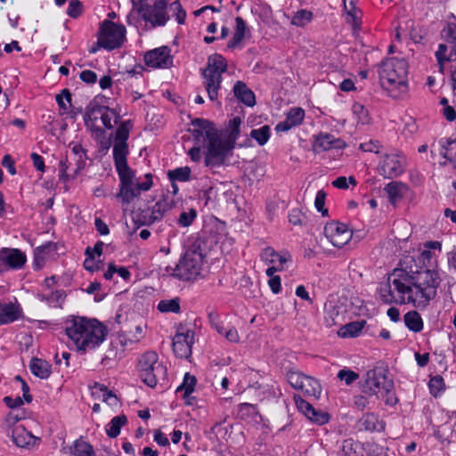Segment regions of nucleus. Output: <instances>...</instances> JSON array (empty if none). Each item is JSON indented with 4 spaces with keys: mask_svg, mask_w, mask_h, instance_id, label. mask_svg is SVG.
I'll return each instance as SVG.
<instances>
[{
    "mask_svg": "<svg viewBox=\"0 0 456 456\" xmlns=\"http://www.w3.org/2000/svg\"><path fill=\"white\" fill-rule=\"evenodd\" d=\"M66 296V292L63 289H57L51 293L47 300L50 305H53L55 307H61V305L65 301Z\"/></svg>",
    "mask_w": 456,
    "mask_h": 456,
    "instance_id": "obj_60",
    "label": "nucleus"
},
{
    "mask_svg": "<svg viewBox=\"0 0 456 456\" xmlns=\"http://www.w3.org/2000/svg\"><path fill=\"white\" fill-rule=\"evenodd\" d=\"M377 397L383 399L387 405L394 406L397 403L398 399L394 390L393 380L383 387V390L379 394V395H377Z\"/></svg>",
    "mask_w": 456,
    "mask_h": 456,
    "instance_id": "obj_47",
    "label": "nucleus"
},
{
    "mask_svg": "<svg viewBox=\"0 0 456 456\" xmlns=\"http://www.w3.org/2000/svg\"><path fill=\"white\" fill-rule=\"evenodd\" d=\"M134 222L138 226H150L155 223L150 208L138 209L133 217Z\"/></svg>",
    "mask_w": 456,
    "mask_h": 456,
    "instance_id": "obj_44",
    "label": "nucleus"
},
{
    "mask_svg": "<svg viewBox=\"0 0 456 456\" xmlns=\"http://www.w3.org/2000/svg\"><path fill=\"white\" fill-rule=\"evenodd\" d=\"M205 69H209L212 73L222 76L227 70V61L222 54L214 53L208 57Z\"/></svg>",
    "mask_w": 456,
    "mask_h": 456,
    "instance_id": "obj_39",
    "label": "nucleus"
},
{
    "mask_svg": "<svg viewBox=\"0 0 456 456\" xmlns=\"http://www.w3.org/2000/svg\"><path fill=\"white\" fill-rule=\"evenodd\" d=\"M203 86L208 93V99L215 102L218 99V92L221 88L223 77L212 73L209 69H204L201 72Z\"/></svg>",
    "mask_w": 456,
    "mask_h": 456,
    "instance_id": "obj_20",
    "label": "nucleus"
},
{
    "mask_svg": "<svg viewBox=\"0 0 456 456\" xmlns=\"http://www.w3.org/2000/svg\"><path fill=\"white\" fill-rule=\"evenodd\" d=\"M171 49L163 45L145 53L143 61L146 66L153 69H167L173 65Z\"/></svg>",
    "mask_w": 456,
    "mask_h": 456,
    "instance_id": "obj_14",
    "label": "nucleus"
},
{
    "mask_svg": "<svg viewBox=\"0 0 456 456\" xmlns=\"http://www.w3.org/2000/svg\"><path fill=\"white\" fill-rule=\"evenodd\" d=\"M408 62L404 58L385 59L379 67V82L395 98L408 91Z\"/></svg>",
    "mask_w": 456,
    "mask_h": 456,
    "instance_id": "obj_7",
    "label": "nucleus"
},
{
    "mask_svg": "<svg viewBox=\"0 0 456 456\" xmlns=\"http://www.w3.org/2000/svg\"><path fill=\"white\" fill-rule=\"evenodd\" d=\"M137 371L142 382L151 388L156 387L159 378L167 375L166 367L159 362V355L153 351L145 352L141 355Z\"/></svg>",
    "mask_w": 456,
    "mask_h": 456,
    "instance_id": "obj_8",
    "label": "nucleus"
},
{
    "mask_svg": "<svg viewBox=\"0 0 456 456\" xmlns=\"http://www.w3.org/2000/svg\"><path fill=\"white\" fill-rule=\"evenodd\" d=\"M247 30L248 29L247 28L246 21L243 20V18L240 16L236 17L235 31L232 37L229 40L227 47L229 49L237 48L246 37Z\"/></svg>",
    "mask_w": 456,
    "mask_h": 456,
    "instance_id": "obj_33",
    "label": "nucleus"
},
{
    "mask_svg": "<svg viewBox=\"0 0 456 456\" xmlns=\"http://www.w3.org/2000/svg\"><path fill=\"white\" fill-rule=\"evenodd\" d=\"M55 249L54 244L52 241H48L34 250V261L33 265L35 269H39L45 264L47 256Z\"/></svg>",
    "mask_w": 456,
    "mask_h": 456,
    "instance_id": "obj_35",
    "label": "nucleus"
},
{
    "mask_svg": "<svg viewBox=\"0 0 456 456\" xmlns=\"http://www.w3.org/2000/svg\"><path fill=\"white\" fill-rule=\"evenodd\" d=\"M11 436L13 444L20 448L28 446L31 441L36 439V437L21 425L12 428Z\"/></svg>",
    "mask_w": 456,
    "mask_h": 456,
    "instance_id": "obj_29",
    "label": "nucleus"
},
{
    "mask_svg": "<svg viewBox=\"0 0 456 456\" xmlns=\"http://www.w3.org/2000/svg\"><path fill=\"white\" fill-rule=\"evenodd\" d=\"M408 189L402 182L392 181L385 185L384 191L387 194L390 204L395 206L403 197V192Z\"/></svg>",
    "mask_w": 456,
    "mask_h": 456,
    "instance_id": "obj_28",
    "label": "nucleus"
},
{
    "mask_svg": "<svg viewBox=\"0 0 456 456\" xmlns=\"http://www.w3.org/2000/svg\"><path fill=\"white\" fill-rule=\"evenodd\" d=\"M194 343V331L189 329L180 328L173 338L172 347L176 357L188 358L191 354V347Z\"/></svg>",
    "mask_w": 456,
    "mask_h": 456,
    "instance_id": "obj_13",
    "label": "nucleus"
},
{
    "mask_svg": "<svg viewBox=\"0 0 456 456\" xmlns=\"http://www.w3.org/2000/svg\"><path fill=\"white\" fill-rule=\"evenodd\" d=\"M300 390L306 395L319 398L322 394V387L319 381L311 377L305 375Z\"/></svg>",
    "mask_w": 456,
    "mask_h": 456,
    "instance_id": "obj_38",
    "label": "nucleus"
},
{
    "mask_svg": "<svg viewBox=\"0 0 456 456\" xmlns=\"http://www.w3.org/2000/svg\"><path fill=\"white\" fill-rule=\"evenodd\" d=\"M97 37H100L103 49L107 51L118 49L123 45L126 38V28L124 25L104 20L100 24Z\"/></svg>",
    "mask_w": 456,
    "mask_h": 456,
    "instance_id": "obj_9",
    "label": "nucleus"
},
{
    "mask_svg": "<svg viewBox=\"0 0 456 456\" xmlns=\"http://www.w3.org/2000/svg\"><path fill=\"white\" fill-rule=\"evenodd\" d=\"M428 387L429 393L435 398L441 396L445 391V383L441 375H436L430 378Z\"/></svg>",
    "mask_w": 456,
    "mask_h": 456,
    "instance_id": "obj_42",
    "label": "nucleus"
},
{
    "mask_svg": "<svg viewBox=\"0 0 456 456\" xmlns=\"http://www.w3.org/2000/svg\"><path fill=\"white\" fill-rule=\"evenodd\" d=\"M29 370L35 377L46 379L52 373V365L45 360L33 357L29 362Z\"/></svg>",
    "mask_w": 456,
    "mask_h": 456,
    "instance_id": "obj_27",
    "label": "nucleus"
},
{
    "mask_svg": "<svg viewBox=\"0 0 456 456\" xmlns=\"http://www.w3.org/2000/svg\"><path fill=\"white\" fill-rule=\"evenodd\" d=\"M127 424V418L125 414L113 417L106 427V434L110 438H116L119 436L122 427Z\"/></svg>",
    "mask_w": 456,
    "mask_h": 456,
    "instance_id": "obj_40",
    "label": "nucleus"
},
{
    "mask_svg": "<svg viewBox=\"0 0 456 456\" xmlns=\"http://www.w3.org/2000/svg\"><path fill=\"white\" fill-rule=\"evenodd\" d=\"M440 146V154L449 162L453 164L456 168V139L441 138L438 142Z\"/></svg>",
    "mask_w": 456,
    "mask_h": 456,
    "instance_id": "obj_34",
    "label": "nucleus"
},
{
    "mask_svg": "<svg viewBox=\"0 0 456 456\" xmlns=\"http://www.w3.org/2000/svg\"><path fill=\"white\" fill-rule=\"evenodd\" d=\"M305 374L294 369L289 370L286 373V379L289 384L295 389L302 388L303 378Z\"/></svg>",
    "mask_w": 456,
    "mask_h": 456,
    "instance_id": "obj_51",
    "label": "nucleus"
},
{
    "mask_svg": "<svg viewBox=\"0 0 456 456\" xmlns=\"http://www.w3.org/2000/svg\"><path fill=\"white\" fill-rule=\"evenodd\" d=\"M239 413L242 419L254 417L257 414V406L248 403H240Z\"/></svg>",
    "mask_w": 456,
    "mask_h": 456,
    "instance_id": "obj_59",
    "label": "nucleus"
},
{
    "mask_svg": "<svg viewBox=\"0 0 456 456\" xmlns=\"http://www.w3.org/2000/svg\"><path fill=\"white\" fill-rule=\"evenodd\" d=\"M132 128L131 120H124L118 125L115 131L112 149L114 165L119 178V190L116 198L125 205L130 204L140 195L141 191H147L153 185L151 173L144 175L143 182L134 183L135 173L127 163V157L130 153L127 141Z\"/></svg>",
    "mask_w": 456,
    "mask_h": 456,
    "instance_id": "obj_1",
    "label": "nucleus"
},
{
    "mask_svg": "<svg viewBox=\"0 0 456 456\" xmlns=\"http://www.w3.org/2000/svg\"><path fill=\"white\" fill-rule=\"evenodd\" d=\"M65 333L78 351L86 352L98 347L106 338V327L96 319L71 316L65 322Z\"/></svg>",
    "mask_w": 456,
    "mask_h": 456,
    "instance_id": "obj_4",
    "label": "nucleus"
},
{
    "mask_svg": "<svg viewBox=\"0 0 456 456\" xmlns=\"http://www.w3.org/2000/svg\"><path fill=\"white\" fill-rule=\"evenodd\" d=\"M232 91L238 101L246 106L253 107L256 104L254 92L243 81H237L233 86Z\"/></svg>",
    "mask_w": 456,
    "mask_h": 456,
    "instance_id": "obj_25",
    "label": "nucleus"
},
{
    "mask_svg": "<svg viewBox=\"0 0 456 456\" xmlns=\"http://www.w3.org/2000/svg\"><path fill=\"white\" fill-rule=\"evenodd\" d=\"M379 172L385 178L392 179L404 172V159L397 153L386 154L379 163Z\"/></svg>",
    "mask_w": 456,
    "mask_h": 456,
    "instance_id": "obj_16",
    "label": "nucleus"
},
{
    "mask_svg": "<svg viewBox=\"0 0 456 456\" xmlns=\"http://www.w3.org/2000/svg\"><path fill=\"white\" fill-rule=\"evenodd\" d=\"M346 147V143L340 138H336L333 134L321 132L314 135L313 142V150L316 153L328 151L330 150H343Z\"/></svg>",
    "mask_w": 456,
    "mask_h": 456,
    "instance_id": "obj_18",
    "label": "nucleus"
},
{
    "mask_svg": "<svg viewBox=\"0 0 456 456\" xmlns=\"http://www.w3.org/2000/svg\"><path fill=\"white\" fill-rule=\"evenodd\" d=\"M102 110H100L101 113V120L103 126L107 129H111L113 127L112 119H114L115 124L118 123V119L120 118L119 115L116 112L115 110L110 109L109 107L102 108Z\"/></svg>",
    "mask_w": 456,
    "mask_h": 456,
    "instance_id": "obj_49",
    "label": "nucleus"
},
{
    "mask_svg": "<svg viewBox=\"0 0 456 456\" xmlns=\"http://www.w3.org/2000/svg\"><path fill=\"white\" fill-rule=\"evenodd\" d=\"M250 136L256 141L260 146H264L271 136L270 126L265 125L257 129H252Z\"/></svg>",
    "mask_w": 456,
    "mask_h": 456,
    "instance_id": "obj_48",
    "label": "nucleus"
},
{
    "mask_svg": "<svg viewBox=\"0 0 456 456\" xmlns=\"http://www.w3.org/2000/svg\"><path fill=\"white\" fill-rule=\"evenodd\" d=\"M307 419L318 425H324L330 421V416L328 412L314 408Z\"/></svg>",
    "mask_w": 456,
    "mask_h": 456,
    "instance_id": "obj_53",
    "label": "nucleus"
},
{
    "mask_svg": "<svg viewBox=\"0 0 456 456\" xmlns=\"http://www.w3.org/2000/svg\"><path fill=\"white\" fill-rule=\"evenodd\" d=\"M198 213L195 208H190L188 211H183L177 220L180 227H189L197 218Z\"/></svg>",
    "mask_w": 456,
    "mask_h": 456,
    "instance_id": "obj_52",
    "label": "nucleus"
},
{
    "mask_svg": "<svg viewBox=\"0 0 456 456\" xmlns=\"http://www.w3.org/2000/svg\"><path fill=\"white\" fill-rule=\"evenodd\" d=\"M24 313L20 304L14 302L4 303L1 300L0 323L1 326L13 323L23 318Z\"/></svg>",
    "mask_w": 456,
    "mask_h": 456,
    "instance_id": "obj_19",
    "label": "nucleus"
},
{
    "mask_svg": "<svg viewBox=\"0 0 456 456\" xmlns=\"http://www.w3.org/2000/svg\"><path fill=\"white\" fill-rule=\"evenodd\" d=\"M344 1V11L346 12V20L348 24H351L353 27L354 32L360 30L362 20L359 16L361 12L360 10L355 6L353 0L349 2V4H346V0Z\"/></svg>",
    "mask_w": 456,
    "mask_h": 456,
    "instance_id": "obj_32",
    "label": "nucleus"
},
{
    "mask_svg": "<svg viewBox=\"0 0 456 456\" xmlns=\"http://www.w3.org/2000/svg\"><path fill=\"white\" fill-rule=\"evenodd\" d=\"M448 47L444 44H440L436 51V58L438 63L439 71L444 72L447 69L452 81V90H456V48L453 47L447 56Z\"/></svg>",
    "mask_w": 456,
    "mask_h": 456,
    "instance_id": "obj_12",
    "label": "nucleus"
},
{
    "mask_svg": "<svg viewBox=\"0 0 456 456\" xmlns=\"http://www.w3.org/2000/svg\"><path fill=\"white\" fill-rule=\"evenodd\" d=\"M27 262V256L19 248H0V265L6 270H20Z\"/></svg>",
    "mask_w": 456,
    "mask_h": 456,
    "instance_id": "obj_17",
    "label": "nucleus"
},
{
    "mask_svg": "<svg viewBox=\"0 0 456 456\" xmlns=\"http://www.w3.org/2000/svg\"><path fill=\"white\" fill-rule=\"evenodd\" d=\"M68 16L77 19L83 13V4L79 0H70L66 11Z\"/></svg>",
    "mask_w": 456,
    "mask_h": 456,
    "instance_id": "obj_56",
    "label": "nucleus"
},
{
    "mask_svg": "<svg viewBox=\"0 0 456 456\" xmlns=\"http://www.w3.org/2000/svg\"><path fill=\"white\" fill-rule=\"evenodd\" d=\"M207 256V241L198 238L186 248L178 264L175 267L167 266L166 272L179 281L195 280L200 274Z\"/></svg>",
    "mask_w": 456,
    "mask_h": 456,
    "instance_id": "obj_6",
    "label": "nucleus"
},
{
    "mask_svg": "<svg viewBox=\"0 0 456 456\" xmlns=\"http://www.w3.org/2000/svg\"><path fill=\"white\" fill-rule=\"evenodd\" d=\"M26 418V411L23 409L11 411L5 418V422L9 427L14 426L17 422Z\"/></svg>",
    "mask_w": 456,
    "mask_h": 456,
    "instance_id": "obj_58",
    "label": "nucleus"
},
{
    "mask_svg": "<svg viewBox=\"0 0 456 456\" xmlns=\"http://www.w3.org/2000/svg\"><path fill=\"white\" fill-rule=\"evenodd\" d=\"M324 235L334 247L341 248L351 240L353 232L346 224L331 221L324 226Z\"/></svg>",
    "mask_w": 456,
    "mask_h": 456,
    "instance_id": "obj_11",
    "label": "nucleus"
},
{
    "mask_svg": "<svg viewBox=\"0 0 456 456\" xmlns=\"http://www.w3.org/2000/svg\"><path fill=\"white\" fill-rule=\"evenodd\" d=\"M341 450L345 456H363L364 454L363 444L353 438L344 440Z\"/></svg>",
    "mask_w": 456,
    "mask_h": 456,
    "instance_id": "obj_41",
    "label": "nucleus"
},
{
    "mask_svg": "<svg viewBox=\"0 0 456 456\" xmlns=\"http://www.w3.org/2000/svg\"><path fill=\"white\" fill-rule=\"evenodd\" d=\"M338 378L346 385H351L359 379V374L349 369H342L338 372Z\"/></svg>",
    "mask_w": 456,
    "mask_h": 456,
    "instance_id": "obj_57",
    "label": "nucleus"
},
{
    "mask_svg": "<svg viewBox=\"0 0 456 456\" xmlns=\"http://www.w3.org/2000/svg\"><path fill=\"white\" fill-rule=\"evenodd\" d=\"M314 14L306 9H300L294 13L291 19V24L302 28L313 20Z\"/></svg>",
    "mask_w": 456,
    "mask_h": 456,
    "instance_id": "obj_45",
    "label": "nucleus"
},
{
    "mask_svg": "<svg viewBox=\"0 0 456 456\" xmlns=\"http://www.w3.org/2000/svg\"><path fill=\"white\" fill-rule=\"evenodd\" d=\"M400 267L419 289L421 296L432 301L437 296V289L442 281L437 260L430 250L423 249L418 256H407L400 260Z\"/></svg>",
    "mask_w": 456,
    "mask_h": 456,
    "instance_id": "obj_2",
    "label": "nucleus"
},
{
    "mask_svg": "<svg viewBox=\"0 0 456 456\" xmlns=\"http://www.w3.org/2000/svg\"><path fill=\"white\" fill-rule=\"evenodd\" d=\"M377 293L385 305L412 304L415 308L423 310L430 303L425 296H421L419 289L415 288V283L400 266L393 270L387 281L379 284Z\"/></svg>",
    "mask_w": 456,
    "mask_h": 456,
    "instance_id": "obj_3",
    "label": "nucleus"
},
{
    "mask_svg": "<svg viewBox=\"0 0 456 456\" xmlns=\"http://www.w3.org/2000/svg\"><path fill=\"white\" fill-rule=\"evenodd\" d=\"M385 371L381 369H372L366 372V378L362 384V390L369 395H379L383 387L391 382Z\"/></svg>",
    "mask_w": 456,
    "mask_h": 456,
    "instance_id": "obj_15",
    "label": "nucleus"
},
{
    "mask_svg": "<svg viewBox=\"0 0 456 456\" xmlns=\"http://www.w3.org/2000/svg\"><path fill=\"white\" fill-rule=\"evenodd\" d=\"M366 323L364 320L351 322L342 326L338 330V335L340 338H356L362 333Z\"/></svg>",
    "mask_w": 456,
    "mask_h": 456,
    "instance_id": "obj_36",
    "label": "nucleus"
},
{
    "mask_svg": "<svg viewBox=\"0 0 456 456\" xmlns=\"http://www.w3.org/2000/svg\"><path fill=\"white\" fill-rule=\"evenodd\" d=\"M192 135L195 144L205 146V165L219 167L224 164L222 138L214 122L196 118L191 121L188 130Z\"/></svg>",
    "mask_w": 456,
    "mask_h": 456,
    "instance_id": "obj_5",
    "label": "nucleus"
},
{
    "mask_svg": "<svg viewBox=\"0 0 456 456\" xmlns=\"http://www.w3.org/2000/svg\"><path fill=\"white\" fill-rule=\"evenodd\" d=\"M1 165L7 169L8 173L11 175H14L17 174L15 161L10 154H5L3 157L2 160H1Z\"/></svg>",
    "mask_w": 456,
    "mask_h": 456,
    "instance_id": "obj_64",
    "label": "nucleus"
},
{
    "mask_svg": "<svg viewBox=\"0 0 456 456\" xmlns=\"http://www.w3.org/2000/svg\"><path fill=\"white\" fill-rule=\"evenodd\" d=\"M191 170L189 167H176L167 171L170 182H188L191 180Z\"/></svg>",
    "mask_w": 456,
    "mask_h": 456,
    "instance_id": "obj_43",
    "label": "nucleus"
},
{
    "mask_svg": "<svg viewBox=\"0 0 456 456\" xmlns=\"http://www.w3.org/2000/svg\"><path fill=\"white\" fill-rule=\"evenodd\" d=\"M157 309L161 313L178 314L181 310L180 298L162 299L159 302Z\"/></svg>",
    "mask_w": 456,
    "mask_h": 456,
    "instance_id": "obj_46",
    "label": "nucleus"
},
{
    "mask_svg": "<svg viewBox=\"0 0 456 456\" xmlns=\"http://www.w3.org/2000/svg\"><path fill=\"white\" fill-rule=\"evenodd\" d=\"M174 200L168 195H163L152 207H149L155 223L162 220L165 214L174 206Z\"/></svg>",
    "mask_w": 456,
    "mask_h": 456,
    "instance_id": "obj_26",
    "label": "nucleus"
},
{
    "mask_svg": "<svg viewBox=\"0 0 456 456\" xmlns=\"http://www.w3.org/2000/svg\"><path fill=\"white\" fill-rule=\"evenodd\" d=\"M294 400L298 411L307 418L313 411L314 406L300 395H295Z\"/></svg>",
    "mask_w": 456,
    "mask_h": 456,
    "instance_id": "obj_61",
    "label": "nucleus"
},
{
    "mask_svg": "<svg viewBox=\"0 0 456 456\" xmlns=\"http://www.w3.org/2000/svg\"><path fill=\"white\" fill-rule=\"evenodd\" d=\"M241 118L234 117L229 122V133L224 140H222L224 160L225 161L227 156L235 148L236 141L239 138L240 132Z\"/></svg>",
    "mask_w": 456,
    "mask_h": 456,
    "instance_id": "obj_21",
    "label": "nucleus"
},
{
    "mask_svg": "<svg viewBox=\"0 0 456 456\" xmlns=\"http://www.w3.org/2000/svg\"><path fill=\"white\" fill-rule=\"evenodd\" d=\"M70 150L69 159L74 163V177L77 176L86 166L88 159L87 151L78 142H71L69 144Z\"/></svg>",
    "mask_w": 456,
    "mask_h": 456,
    "instance_id": "obj_22",
    "label": "nucleus"
},
{
    "mask_svg": "<svg viewBox=\"0 0 456 456\" xmlns=\"http://www.w3.org/2000/svg\"><path fill=\"white\" fill-rule=\"evenodd\" d=\"M140 4L139 12L146 22L153 27L165 26L169 20L167 15V0H137Z\"/></svg>",
    "mask_w": 456,
    "mask_h": 456,
    "instance_id": "obj_10",
    "label": "nucleus"
},
{
    "mask_svg": "<svg viewBox=\"0 0 456 456\" xmlns=\"http://www.w3.org/2000/svg\"><path fill=\"white\" fill-rule=\"evenodd\" d=\"M171 10L174 11L175 15V20L178 24H184L186 19V12L183 8L180 1L176 0L173 2L170 5Z\"/></svg>",
    "mask_w": 456,
    "mask_h": 456,
    "instance_id": "obj_62",
    "label": "nucleus"
},
{
    "mask_svg": "<svg viewBox=\"0 0 456 456\" xmlns=\"http://www.w3.org/2000/svg\"><path fill=\"white\" fill-rule=\"evenodd\" d=\"M260 258L265 264L271 265H276V266L279 267H284L286 263L292 261L291 256L288 251L280 253L272 247L263 248L260 254Z\"/></svg>",
    "mask_w": 456,
    "mask_h": 456,
    "instance_id": "obj_23",
    "label": "nucleus"
},
{
    "mask_svg": "<svg viewBox=\"0 0 456 456\" xmlns=\"http://www.w3.org/2000/svg\"><path fill=\"white\" fill-rule=\"evenodd\" d=\"M69 453L72 456H96L94 446L82 436L76 439L69 447Z\"/></svg>",
    "mask_w": 456,
    "mask_h": 456,
    "instance_id": "obj_31",
    "label": "nucleus"
},
{
    "mask_svg": "<svg viewBox=\"0 0 456 456\" xmlns=\"http://www.w3.org/2000/svg\"><path fill=\"white\" fill-rule=\"evenodd\" d=\"M403 322L407 329L414 333L422 331L424 328L422 317L415 310L406 313L403 316Z\"/></svg>",
    "mask_w": 456,
    "mask_h": 456,
    "instance_id": "obj_37",
    "label": "nucleus"
},
{
    "mask_svg": "<svg viewBox=\"0 0 456 456\" xmlns=\"http://www.w3.org/2000/svg\"><path fill=\"white\" fill-rule=\"evenodd\" d=\"M443 37L447 42L453 44L456 46V25L450 23L443 29Z\"/></svg>",
    "mask_w": 456,
    "mask_h": 456,
    "instance_id": "obj_63",
    "label": "nucleus"
},
{
    "mask_svg": "<svg viewBox=\"0 0 456 456\" xmlns=\"http://www.w3.org/2000/svg\"><path fill=\"white\" fill-rule=\"evenodd\" d=\"M197 384V379L195 376L191 375L189 372H186L183 376V382L177 387L175 393L183 392V398L184 400V403L187 405H192V403L190 402L191 395L193 393L195 386Z\"/></svg>",
    "mask_w": 456,
    "mask_h": 456,
    "instance_id": "obj_30",
    "label": "nucleus"
},
{
    "mask_svg": "<svg viewBox=\"0 0 456 456\" xmlns=\"http://www.w3.org/2000/svg\"><path fill=\"white\" fill-rule=\"evenodd\" d=\"M305 118V110L300 107L291 108L286 114V118L291 123L292 126H300Z\"/></svg>",
    "mask_w": 456,
    "mask_h": 456,
    "instance_id": "obj_50",
    "label": "nucleus"
},
{
    "mask_svg": "<svg viewBox=\"0 0 456 456\" xmlns=\"http://www.w3.org/2000/svg\"><path fill=\"white\" fill-rule=\"evenodd\" d=\"M385 422L379 419L378 414L373 412L364 413L357 421L359 431L382 432L385 430Z\"/></svg>",
    "mask_w": 456,
    "mask_h": 456,
    "instance_id": "obj_24",
    "label": "nucleus"
},
{
    "mask_svg": "<svg viewBox=\"0 0 456 456\" xmlns=\"http://www.w3.org/2000/svg\"><path fill=\"white\" fill-rule=\"evenodd\" d=\"M289 222L293 225L303 226L305 224L306 216L299 208H292L289 212Z\"/></svg>",
    "mask_w": 456,
    "mask_h": 456,
    "instance_id": "obj_54",
    "label": "nucleus"
},
{
    "mask_svg": "<svg viewBox=\"0 0 456 456\" xmlns=\"http://www.w3.org/2000/svg\"><path fill=\"white\" fill-rule=\"evenodd\" d=\"M326 197L327 193L323 190H320L317 191L314 200V207L316 210L322 214V216H327L329 215L328 209L325 208Z\"/></svg>",
    "mask_w": 456,
    "mask_h": 456,
    "instance_id": "obj_55",
    "label": "nucleus"
}]
</instances>
